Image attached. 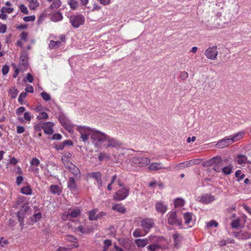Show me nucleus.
<instances>
[{"instance_id":"obj_1","label":"nucleus","mask_w":251,"mask_h":251,"mask_svg":"<svg viewBox=\"0 0 251 251\" xmlns=\"http://www.w3.org/2000/svg\"><path fill=\"white\" fill-rule=\"evenodd\" d=\"M223 159L221 156H216L206 161L203 163L204 166H213V169L216 172H220L221 171V164Z\"/></svg>"},{"instance_id":"obj_2","label":"nucleus","mask_w":251,"mask_h":251,"mask_svg":"<svg viewBox=\"0 0 251 251\" xmlns=\"http://www.w3.org/2000/svg\"><path fill=\"white\" fill-rule=\"evenodd\" d=\"M107 135L99 130H94L92 134V140L93 144L97 147H99L100 144L106 142Z\"/></svg>"},{"instance_id":"obj_3","label":"nucleus","mask_w":251,"mask_h":251,"mask_svg":"<svg viewBox=\"0 0 251 251\" xmlns=\"http://www.w3.org/2000/svg\"><path fill=\"white\" fill-rule=\"evenodd\" d=\"M130 162L132 166L144 167L150 164L151 160L148 157H133L130 159Z\"/></svg>"},{"instance_id":"obj_4","label":"nucleus","mask_w":251,"mask_h":251,"mask_svg":"<svg viewBox=\"0 0 251 251\" xmlns=\"http://www.w3.org/2000/svg\"><path fill=\"white\" fill-rule=\"evenodd\" d=\"M85 21L84 17L81 15H74L70 17V22L75 28H78L79 26L83 25Z\"/></svg>"},{"instance_id":"obj_5","label":"nucleus","mask_w":251,"mask_h":251,"mask_svg":"<svg viewBox=\"0 0 251 251\" xmlns=\"http://www.w3.org/2000/svg\"><path fill=\"white\" fill-rule=\"evenodd\" d=\"M77 131L80 134V138L83 142H86L88 140L89 136H91L92 138V134L94 130L88 127L78 126L77 128Z\"/></svg>"},{"instance_id":"obj_6","label":"nucleus","mask_w":251,"mask_h":251,"mask_svg":"<svg viewBox=\"0 0 251 251\" xmlns=\"http://www.w3.org/2000/svg\"><path fill=\"white\" fill-rule=\"evenodd\" d=\"M204 54L209 59L211 60H216L218 54L217 46H213L208 48L205 50Z\"/></svg>"},{"instance_id":"obj_7","label":"nucleus","mask_w":251,"mask_h":251,"mask_svg":"<svg viewBox=\"0 0 251 251\" xmlns=\"http://www.w3.org/2000/svg\"><path fill=\"white\" fill-rule=\"evenodd\" d=\"M168 223L171 225L181 226L182 221L177 218L176 211H172L168 214Z\"/></svg>"},{"instance_id":"obj_8","label":"nucleus","mask_w":251,"mask_h":251,"mask_svg":"<svg viewBox=\"0 0 251 251\" xmlns=\"http://www.w3.org/2000/svg\"><path fill=\"white\" fill-rule=\"evenodd\" d=\"M129 189L126 187H123L122 189L118 190L113 197L114 200L120 201L125 199L128 195Z\"/></svg>"},{"instance_id":"obj_9","label":"nucleus","mask_w":251,"mask_h":251,"mask_svg":"<svg viewBox=\"0 0 251 251\" xmlns=\"http://www.w3.org/2000/svg\"><path fill=\"white\" fill-rule=\"evenodd\" d=\"M106 142H107L106 144V148H119L122 145L121 143L119 141L112 138L108 135L106 138Z\"/></svg>"},{"instance_id":"obj_10","label":"nucleus","mask_w":251,"mask_h":251,"mask_svg":"<svg viewBox=\"0 0 251 251\" xmlns=\"http://www.w3.org/2000/svg\"><path fill=\"white\" fill-rule=\"evenodd\" d=\"M169 167H164L161 162H152L149 166L148 169L149 171H158L163 169H168Z\"/></svg>"},{"instance_id":"obj_11","label":"nucleus","mask_w":251,"mask_h":251,"mask_svg":"<svg viewBox=\"0 0 251 251\" xmlns=\"http://www.w3.org/2000/svg\"><path fill=\"white\" fill-rule=\"evenodd\" d=\"M154 225L153 220L151 219H145L141 221V226L146 231H148Z\"/></svg>"},{"instance_id":"obj_12","label":"nucleus","mask_w":251,"mask_h":251,"mask_svg":"<svg viewBox=\"0 0 251 251\" xmlns=\"http://www.w3.org/2000/svg\"><path fill=\"white\" fill-rule=\"evenodd\" d=\"M232 144V141L229 137L220 140L216 144V146L219 148H223L227 147Z\"/></svg>"},{"instance_id":"obj_13","label":"nucleus","mask_w":251,"mask_h":251,"mask_svg":"<svg viewBox=\"0 0 251 251\" xmlns=\"http://www.w3.org/2000/svg\"><path fill=\"white\" fill-rule=\"evenodd\" d=\"M151 242V238L138 239L135 240V244L138 247L143 248Z\"/></svg>"},{"instance_id":"obj_14","label":"nucleus","mask_w":251,"mask_h":251,"mask_svg":"<svg viewBox=\"0 0 251 251\" xmlns=\"http://www.w3.org/2000/svg\"><path fill=\"white\" fill-rule=\"evenodd\" d=\"M53 124L51 122H46L43 123V130L46 134H52L53 132L52 126Z\"/></svg>"},{"instance_id":"obj_15","label":"nucleus","mask_w":251,"mask_h":251,"mask_svg":"<svg viewBox=\"0 0 251 251\" xmlns=\"http://www.w3.org/2000/svg\"><path fill=\"white\" fill-rule=\"evenodd\" d=\"M244 131H240L230 136L232 144L242 139L245 136Z\"/></svg>"},{"instance_id":"obj_16","label":"nucleus","mask_w":251,"mask_h":251,"mask_svg":"<svg viewBox=\"0 0 251 251\" xmlns=\"http://www.w3.org/2000/svg\"><path fill=\"white\" fill-rule=\"evenodd\" d=\"M235 161L239 165H245L248 162L247 157L244 155H237L235 158Z\"/></svg>"},{"instance_id":"obj_17","label":"nucleus","mask_w":251,"mask_h":251,"mask_svg":"<svg viewBox=\"0 0 251 251\" xmlns=\"http://www.w3.org/2000/svg\"><path fill=\"white\" fill-rule=\"evenodd\" d=\"M214 196L209 194L204 195L201 198V201L204 203H209L214 201Z\"/></svg>"},{"instance_id":"obj_18","label":"nucleus","mask_w":251,"mask_h":251,"mask_svg":"<svg viewBox=\"0 0 251 251\" xmlns=\"http://www.w3.org/2000/svg\"><path fill=\"white\" fill-rule=\"evenodd\" d=\"M193 216V214L189 212H187L183 214V217L185 224L188 225L191 223L192 221Z\"/></svg>"},{"instance_id":"obj_19","label":"nucleus","mask_w":251,"mask_h":251,"mask_svg":"<svg viewBox=\"0 0 251 251\" xmlns=\"http://www.w3.org/2000/svg\"><path fill=\"white\" fill-rule=\"evenodd\" d=\"M60 122L61 123V124L63 125V126L70 132H72L73 131L72 129V126L70 124L69 121L66 120L65 119H60Z\"/></svg>"},{"instance_id":"obj_20","label":"nucleus","mask_w":251,"mask_h":251,"mask_svg":"<svg viewBox=\"0 0 251 251\" xmlns=\"http://www.w3.org/2000/svg\"><path fill=\"white\" fill-rule=\"evenodd\" d=\"M156 209L158 212L162 214H164L167 209L166 205H164L161 202H158L156 204Z\"/></svg>"},{"instance_id":"obj_21","label":"nucleus","mask_w":251,"mask_h":251,"mask_svg":"<svg viewBox=\"0 0 251 251\" xmlns=\"http://www.w3.org/2000/svg\"><path fill=\"white\" fill-rule=\"evenodd\" d=\"M26 0L28 2V7L31 10H35L39 6V3L37 0Z\"/></svg>"},{"instance_id":"obj_22","label":"nucleus","mask_w":251,"mask_h":251,"mask_svg":"<svg viewBox=\"0 0 251 251\" xmlns=\"http://www.w3.org/2000/svg\"><path fill=\"white\" fill-rule=\"evenodd\" d=\"M68 169L75 176H79L80 174L79 169L73 164H71Z\"/></svg>"},{"instance_id":"obj_23","label":"nucleus","mask_w":251,"mask_h":251,"mask_svg":"<svg viewBox=\"0 0 251 251\" xmlns=\"http://www.w3.org/2000/svg\"><path fill=\"white\" fill-rule=\"evenodd\" d=\"M112 209L117 211L121 213H125L126 211V208L121 204H116L112 206Z\"/></svg>"},{"instance_id":"obj_24","label":"nucleus","mask_w":251,"mask_h":251,"mask_svg":"<svg viewBox=\"0 0 251 251\" xmlns=\"http://www.w3.org/2000/svg\"><path fill=\"white\" fill-rule=\"evenodd\" d=\"M174 239V244L176 247H178L179 246L181 237L179 234L176 233L173 235Z\"/></svg>"},{"instance_id":"obj_25","label":"nucleus","mask_w":251,"mask_h":251,"mask_svg":"<svg viewBox=\"0 0 251 251\" xmlns=\"http://www.w3.org/2000/svg\"><path fill=\"white\" fill-rule=\"evenodd\" d=\"M51 18L52 21L56 22L62 20L63 19V16L60 13L57 12L51 15Z\"/></svg>"},{"instance_id":"obj_26","label":"nucleus","mask_w":251,"mask_h":251,"mask_svg":"<svg viewBox=\"0 0 251 251\" xmlns=\"http://www.w3.org/2000/svg\"><path fill=\"white\" fill-rule=\"evenodd\" d=\"M232 165L229 164L228 166H226L223 168H221L223 173L226 175H230L232 172Z\"/></svg>"},{"instance_id":"obj_27","label":"nucleus","mask_w":251,"mask_h":251,"mask_svg":"<svg viewBox=\"0 0 251 251\" xmlns=\"http://www.w3.org/2000/svg\"><path fill=\"white\" fill-rule=\"evenodd\" d=\"M80 213V210L79 209H75L74 210L69 212L66 217H70L71 218H75L78 216Z\"/></svg>"},{"instance_id":"obj_28","label":"nucleus","mask_w":251,"mask_h":251,"mask_svg":"<svg viewBox=\"0 0 251 251\" xmlns=\"http://www.w3.org/2000/svg\"><path fill=\"white\" fill-rule=\"evenodd\" d=\"M61 43V41H54L51 40L50 41L49 46L50 49H55L58 48L60 46Z\"/></svg>"},{"instance_id":"obj_29","label":"nucleus","mask_w":251,"mask_h":251,"mask_svg":"<svg viewBox=\"0 0 251 251\" xmlns=\"http://www.w3.org/2000/svg\"><path fill=\"white\" fill-rule=\"evenodd\" d=\"M50 191L53 194L59 195L61 193L60 188L56 185H53L50 187Z\"/></svg>"},{"instance_id":"obj_30","label":"nucleus","mask_w":251,"mask_h":251,"mask_svg":"<svg viewBox=\"0 0 251 251\" xmlns=\"http://www.w3.org/2000/svg\"><path fill=\"white\" fill-rule=\"evenodd\" d=\"M97 211L93 209L89 212V219L91 221L97 220L99 219V215H96Z\"/></svg>"},{"instance_id":"obj_31","label":"nucleus","mask_w":251,"mask_h":251,"mask_svg":"<svg viewBox=\"0 0 251 251\" xmlns=\"http://www.w3.org/2000/svg\"><path fill=\"white\" fill-rule=\"evenodd\" d=\"M68 186L70 189H75L76 188V184L73 177H70L69 179Z\"/></svg>"},{"instance_id":"obj_32","label":"nucleus","mask_w":251,"mask_h":251,"mask_svg":"<svg viewBox=\"0 0 251 251\" xmlns=\"http://www.w3.org/2000/svg\"><path fill=\"white\" fill-rule=\"evenodd\" d=\"M149 251H156L160 248V246L157 244H151L147 247Z\"/></svg>"},{"instance_id":"obj_33","label":"nucleus","mask_w":251,"mask_h":251,"mask_svg":"<svg viewBox=\"0 0 251 251\" xmlns=\"http://www.w3.org/2000/svg\"><path fill=\"white\" fill-rule=\"evenodd\" d=\"M61 5V2L60 0H53L52 4L50 6V7L52 9H57Z\"/></svg>"},{"instance_id":"obj_34","label":"nucleus","mask_w":251,"mask_h":251,"mask_svg":"<svg viewBox=\"0 0 251 251\" xmlns=\"http://www.w3.org/2000/svg\"><path fill=\"white\" fill-rule=\"evenodd\" d=\"M90 177L94 178L96 180L100 179L101 177V174L100 172L91 173L88 174Z\"/></svg>"},{"instance_id":"obj_35","label":"nucleus","mask_w":251,"mask_h":251,"mask_svg":"<svg viewBox=\"0 0 251 251\" xmlns=\"http://www.w3.org/2000/svg\"><path fill=\"white\" fill-rule=\"evenodd\" d=\"M21 192L25 195H30L31 189L29 186H25L21 189Z\"/></svg>"},{"instance_id":"obj_36","label":"nucleus","mask_w":251,"mask_h":251,"mask_svg":"<svg viewBox=\"0 0 251 251\" xmlns=\"http://www.w3.org/2000/svg\"><path fill=\"white\" fill-rule=\"evenodd\" d=\"M184 203V201L181 199H177L175 201V206L176 207L182 206Z\"/></svg>"},{"instance_id":"obj_37","label":"nucleus","mask_w":251,"mask_h":251,"mask_svg":"<svg viewBox=\"0 0 251 251\" xmlns=\"http://www.w3.org/2000/svg\"><path fill=\"white\" fill-rule=\"evenodd\" d=\"M61 160L67 169H68L69 166H71V164H73V163L70 161L69 159L62 157Z\"/></svg>"},{"instance_id":"obj_38","label":"nucleus","mask_w":251,"mask_h":251,"mask_svg":"<svg viewBox=\"0 0 251 251\" xmlns=\"http://www.w3.org/2000/svg\"><path fill=\"white\" fill-rule=\"evenodd\" d=\"M41 218V214L40 212H38L35 214L31 218V220L32 222H36L39 221Z\"/></svg>"},{"instance_id":"obj_39","label":"nucleus","mask_w":251,"mask_h":251,"mask_svg":"<svg viewBox=\"0 0 251 251\" xmlns=\"http://www.w3.org/2000/svg\"><path fill=\"white\" fill-rule=\"evenodd\" d=\"M24 213V211L22 210H20L18 212V217L21 226H23V217L22 215H23Z\"/></svg>"},{"instance_id":"obj_40","label":"nucleus","mask_w":251,"mask_h":251,"mask_svg":"<svg viewBox=\"0 0 251 251\" xmlns=\"http://www.w3.org/2000/svg\"><path fill=\"white\" fill-rule=\"evenodd\" d=\"M69 4L72 9H75L78 6L77 1L74 0H70Z\"/></svg>"},{"instance_id":"obj_41","label":"nucleus","mask_w":251,"mask_h":251,"mask_svg":"<svg viewBox=\"0 0 251 251\" xmlns=\"http://www.w3.org/2000/svg\"><path fill=\"white\" fill-rule=\"evenodd\" d=\"M19 8L21 10V11L24 14H28V10L27 8V7L23 4H22L20 5Z\"/></svg>"},{"instance_id":"obj_42","label":"nucleus","mask_w":251,"mask_h":251,"mask_svg":"<svg viewBox=\"0 0 251 251\" xmlns=\"http://www.w3.org/2000/svg\"><path fill=\"white\" fill-rule=\"evenodd\" d=\"M194 161L195 160H190L182 164L180 163L178 165V167L180 168H182V165H184L186 167H190L194 163Z\"/></svg>"},{"instance_id":"obj_43","label":"nucleus","mask_w":251,"mask_h":251,"mask_svg":"<svg viewBox=\"0 0 251 251\" xmlns=\"http://www.w3.org/2000/svg\"><path fill=\"white\" fill-rule=\"evenodd\" d=\"M26 96V92H22L20 94L19 98H18V101L21 104H23V99L25 98Z\"/></svg>"},{"instance_id":"obj_44","label":"nucleus","mask_w":251,"mask_h":251,"mask_svg":"<svg viewBox=\"0 0 251 251\" xmlns=\"http://www.w3.org/2000/svg\"><path fill=\"white\" fill-rule=\"evenodd\" d=\"M235 176L238 178V180L239 181L244 177L245 175L244 174L241 175V171L238 170L235 172Z\"/></svg>"},{"instance_id":"obj_45","label":"nucleus","mask_w":251,"mask_h":251,"mask_svg":"<svg viewBox=\"0 0 251 251\" xmlns=\"http://www.w3.org/2000/svg\"><path fill=\"white\" fill-rule=\"evenodd\" d=\"M13 8L11 7H3L1 9V12L2 13H11L13 12Z\"/></svg>"},{"instance_id":"obj_46","label":"nucleus","mask_w":251,"mask_h":251,"mask_svg":"<svg viewBox=\"0 0 251 251\" xmlns=\"http://www.w3.org/2000/svg\"><path fill=\"white\" fill-rule=\"evenodd\" d=\"M41 95L42 98L46 101L49 100L50 99V96L45 92H42Z\"/></svg>"},{"instance_id":"obj_47","label":"nucleus","mask_w":251,"mask_h":251,"mask_svg":"<svg viewBox=\"0 0 251 251\" xmlns=\"http://www.w3.org/2000/svg\"><path fill=\"white\" fill-rule=\"evenodd\" d=\"M10 94L11 95V97L13 99L15 98L18 95V91L17 89H14V88H13L12 89H10Z\"/></svg>"},{"instance_id":"obj_48","label":"nucleus","mask_w":251,"mask_h":251,"mask_svg":"<svg viewBox=\"0 0 251 251\" xmlns=\"http://www.w3.org/2000/svg\"><path fill=\"white\" fill-rule=\"evenodd\" d=\"M188 73L186 71H183L179 75L180 78L182 80H185L188 77Z\"/></svg>"},{"instance_id":"obj_49","label":"nucleus","mask_w":251,"mask_h":251,"mask_svg":"<svg viewBox=\"0 0 251 251\" xmlns=\"http://www.w3.org/2000/svg\"><path fill=\"white\" fill-rule=\"evenodd\" d=\"M48 117V114L45 112H42L39 114V115L37 116V119H47Z\"/></svg>"},{"instance_id":"obj_50","label":"nucleus","mask_w":251,"mask_h":251,"mask_svg":"<svg viewBox=\"0 0 251 251\" xmlns=\"http://www.w3.org/2000/svg\"><path fill=\"white\" fill-rule=\"evenodd\" d=\"M34 129L37 131H40L42 129H43V123L35 125Z\"/></svg>"},{"instance_id":"obj_51","label":"nucleus","mask_w":251,"mask_h":251,"mask_svg":"<svg viewBox=\"0 0 251 251\" xmlns=\"http://www.w3.org/2000/svg\"><path fill=\"white\" fill-rule=\"evenodd\" d=\"M35 20V16H26L24 18V20L25 22H30V21H34Z\"/></svg>"},{"instance_id":"obj_52","label":"nucleus","mask_w":251,"mask_h":251,"mask_svg":"<svg viewBox=\"0 0 251 251\" xmlns=\"http://www.w3.org/2000/svg\"><path fill=\"white\" fill-rule=\"evenodd\" d=\"M31 165L37 166L40 164V161L37 158H33L31 161Z\"/></svg>"},{"instance_id":"obj_53","label":"nucleus","mask_w":251,"mask_h":251,"mask_svg":"<svg viewBox=\"0 0 251 251\" xmlns=\"http://www.w3.org/2000/svg\"><path fill=\"white\" fill-rule=\"evenodd\" d=\"M104 251H105L109 246L111 245V241L110 240H105L104 242Z\"/></svg>"},{"instance_id":"obj_54","label":"nucleus","mask_w":251,"mask_h":251,"mask_svg":"<svg viewBox=\"0 0 251 251\" xmlns=\"http://www.w3.org/2000/svg\"><path fill=\"white\" fill-rule=\"evenodd\" d=\"M9 67L7 65H4L2 68V73L4 75H6L9 72Z\"/></svg>"},{"instance_id":"obj_55","label":"nucleus","mask_w":251,"mask_h":251,"mask_svg":"<svg viewBox=\"0 0 251 251\" xmlns=\"http://www.w3.org/2000/svg\"><path fill=\"white\" fill-rule=\"evenodd\" d=\"M25 111V108L24 107H20L16 110V114L18 116L20 115Z\"/></svg>"},{"instance_id":"obj_56","label":"nucleus","mask_w":251,"mask_h":251,"mask_svg":"<svg viewBox=\"0 0 251 251\" xmlns=\"http://www.w3.org/2000/svg\"><path fill=\"white\" fill-rule=\"evenodd\" d=\"M218 225V223H217L215 221H211L210 222L207 223V226L208 227H212L213 226H214L215 227H217Z\"/></svg>"},{"instance_id":"obj_57","label":"nucleus","mask_w":251,"mask_h":251,"mask_svg":"<svg viewBox=\"0 0 251 251\" xmlns=\"http://www.w3.org/2000/svg\"><path fill=\"white\" fill-rule=\"evenodd\" d=\"M231 226L233 228H237L239 226V220H236L231 223Z\"/></svg>"},{"instance_id":"obj_58","label":"nucleus","mask_w":251,"mask_h":251,"mask_svg":"<svg viewBox=\"0 0 251 251\" xmlns=\"http://www.w3.org/2000/svg\"><path fill=\"white\" fill-rule=\"evenodd\" d=\"M242 239H247L250 238L251 234L249 232H245L241 235Z\"/></svg>"},{"instance_id":"obj_59","label":"nucleus","mask_w":251,"mask_h":251,"mask_svg":"<svg viewBox=\"0 0 251 251\" xmlns=\"http://www.w3.org/2000/svg\"><path fill=\"white\" fill-rule=\"evenodd\" d=\"M24 117L25 120L29 122L31 120V116L29 112H25L24 115Z\"/></svg>"},{"instance_id":"obj_60","label":"nucleus","mask_w":251,"mask_h":251,"mask_svg":"<svg viewBox=\"0 0 251 251\" xmlns=\"http://www.w3.org/2000/svg\"><path fill=\"white\" fill-rule=\"evenodd\" d=\"M62 136L60 134H54L52 135V140H59L61 139Z\"/></svg>"},{"instance_id":"obj_61","label":"nucleus","mask_w":251,"mask_h":251,"mask_svg":"<svg viewBox=\"0 0 251 251\" xmlns=\"http://www.w3.org/2000/svg\"><path fill=\"white\" fill-rule=\"evenodd\" d=\"M6 31V26L5 25L0 24V33H5Z\"/></svg>"},{"instance_id":"obj_62","label":"nucleus","mask_w":251,"mask_h":251,"mask_svg":"<svg viewBox=\"0 0 251 251\" xmlns=\"http://www.w3.org/2000/svg\"><path fill=\"white\" fill-rule=\"evenodd\" d=\"M23 180V177L21 176H17L16 179V183L18 185H20Z\"/></svg>"},{"instance_id":"obj_63","label":"nucleus","mask_w":251,"mask_h":251,"mask_svg":"<svg viewBox=\"0 0 251 251\" xmlns=\"http://www.w3.org/2000/svg\"><path fill=\"white\" fill-rule=\"evenodd\" d=\"M25 131V128L22 126H18L17 127V132L18 133H22Z\"/></svg>"},{"instance_id":"obj_64","label":"nucleus","mask_w":251,"mask_h":251,"mask_svg":"<svg viewBox=\"0 0 251 251\" xmlns=\"http://www.w3.org/2000/svg\"><path fill=\"white\" fill-rule=\"evenodd\" d=\"M26 92L32 93L33 92V88L31 85H28L25 89Z\"/></svg>"}]
</instances>
